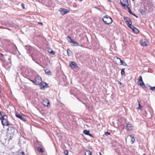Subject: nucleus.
<instances>
[{"mask_svg":"<svg viewBox=\"0 0 155 155\" xmlns=\"http://www.w3.org/2000/svg\"><path fill=\"white\" fill-rule=\"evenodd\" d=\"M88 135L89 136L91 137H92V138L93 137V136L91 134L89 133V135Z\"/></svg>","mask_w":155,"mask_h":155,"instance_id":"obj_38","label":"nucleus"},{"mask_svg":"<svg viewBox=\"0 0 155 155\" xmlns=\"http://www.w3.org/2000/svg\"><path fill=\"white\" fill-rule=\"evenodd\" d=\"M2 120V123L3 126H8L10 125V122L8 119V117L6 115H3L0 117Z\"/></svg>","mask_w":155,"mask_h":155,"instance_id":"obj_1","label":"nucleus"},{"mask_svg":"<svg viewBox=\"0 0 155 155\" xmlns=\"http://www.w3.org/2000/svg\"><path fill=\"white\" fill-rule=\"evenodd\" d=\"M124 70L125 68H123L121 70V74L122 75H124L125 73Z\"/></svg>","mask_w":155,"mask_h":155,"instance_id":"obj_24","label":"nucleus"},{"mask_svg":"<svg viewBox=\"0 0 155 155\" xmlns=\"http://www.w3.org/2000/svg\"><path fill=\"white\" fill-rule=\"evenodd\" d=\"M45 87V86L44 85H43L42 84H41V88H44Z\"/></svg>","mask_w":155,"mask_h":155,"instance_id":"obj_37","label":"nucleus"},{"mask_svg":"<svg viewBox=\"0 0 155 155\" xmlns=\"http://www.w3.org/2000/svg\"><path fill=\"white\" fill-rule=\"evenodd\" d=\"M7 64L8 65V66L7 67L5 64H4V67H5L6 68L8 69V68H9L11 65V62L8 63Z\"/></svg>","mask_w":155,"mask_h":155,"instance_id":"obj_18","label":"nucleus"},{"mask_svg":"<svg viewBox=\"0 0 155 155\" xmlns=\"http://www.w3.org/2000/svg\"><path fill=\"white\" fill-rule=\"evenodd\" d=\"M105 134L106 136H108L110 134V133L108 132H106L105 133Z\"/></svg>","mask_w":155,"mask_h":155,"instance_id":"obj_31","label":"nucleus"},{"mask_svg":"<svg viewBox=\"0 0 155 155\" xmlns=\"http://www.w3.org/2000/svg\"><path fill=\"white\" fill-rule=\"evenodd\" d=\"M120 3L121 5L124 7H125L126 4H128L127 0H120Z\"/></svg>","mask_w":155,"mask_h":155,"instance_id":"obj_9","label":"nucleus"},{"mask_svg":"<svg viewBox=\"0 0 155 155\" xmlns=\"http://www.w3.org/2000/svg\"><path fill=\"white\" fill-rule=\"evenodd\" d=\"M21 7H22V8H23V9L25 8V5L24 4H23V3L21 4Z\"/></svg>","mask_w":155,"mask_h":155,"instance_id":"obj_33","label":"nucleus"},{"mask_svg":"<svg viewBox=\"0 0 155 155\" xmlns=\"http://www.w3.org/2000/svg\"><path fill=\"white\" fill-rule=\"evenodd\" d=\"M127 23V25H128V26H130L131 25H132V22L130 20V19L129 20H128L127 21H126V22Z\"/></svg>","mask_w":155,"mask_h":155,"instance_id":"obj_14","label":"nucleus"},{"mask_svg":"<svg viewBox=\"0 0 155 155\" xmlns=\"http://www.w3.org/2000/svg\"><path fill=\"white\" fill-rule=\"evenodd\" d=\"M88 153L89 155H91L92 153L90 150H88Z\"/></svg>","mask_w":155,"mask_h":155,"instance_id":"obj_35","label":"nucleus"},{"mask_svg":"<svg viewBox=\"0 0 155 155\" xmlns=\"http://www.w3.org/2000/svg\"><path fill=\"white\" fill-rule=\"evenodd\" d=\"M67 52L69 56L71 55L72 54V52L70 49H68L67 50Z\"/></svg>","mask_w":155,"mask_h":155,"instance_id":"obj_20","label":"nucleus"},{"mask_svg":"<svg viewBox=\"0 0 155 155\" xmlns=\"http://www.w3.org/2000/svg\"><path fill=\"white\" fill-rule=\"evenodd\" d=\"M31 81H32L33 83H34L35 84V81H33V80H31Z\"/></svg>","mask_w":155,"mask_h":155,"instance_id":"obj_39","label":"nucleus"},{"mask_svg":"<svg viewBox=\"0 0 155 155\" xmlns=\"http://www.w3.org/2000/svg\"><path fill=\"white\" fill-rule=\"evenodd\" d=\"M22 154H24V152H22Z\"/></svg>","mask_w":155,"mask_h":155,"instance_id":"obj_42","label":"nucleus"},{"mask_svg":"<svg viewBox=\"0 0 155 155\" xmlns=\"http://www.w3.org/2000/svg\"><path fill=\"white\" fill-rule=\"evenodd\" d=\"M124 21H125V22L126 21H128V20L130 19V18H128L127 17H124Z\"/></svg>","mask_w":155,"mask_h":155,"instance_id":"obj_25","label":"nucleus"},{"mask_svg":"<svg viewBox=\"0 0 155 155\" xmlns=\"http://www.w3.org/2000/svg\"><path fill=\"white\" fill-rule=\"evenodd\" d=\"M48 51L49 53L52 54L53 55L55 54V52L51 49H49L48 50Z\"/></svg>","mask_w":155,"mask_h":155,"instance_id":"obj_17","label":"nucleus"},{"mask_svg":"<svg viewBox=\"0 0 155 155\" xmlns=\"http://www.w3.org/2000/svg\"><path fill=\"white\" fill-rule=\"evenodd\" d=\"M0 115L1 116V117H2V116H3L2 114H1V112L0 111Z\"/></svg>","mask_w":155,"mask_h":155,"instance_id":"obj_41","label":"nucleus"},{"mask_svg":"<svg viewBox=\"0 0 155 155\" xmlns=\"http://www.w3.org/2000/svg\"><path fill=\"white\" fill-rule=\"evenodd\" d=\"M128 27L131 29L133 30L135 28V27L134 26L132 25H131L130 26H128Z\"/></svg>","mask_w":155,"mask_h":155,"instance_id":"obj_26","label":"nucleus"},{"mask_svg":"<svg viewBox=\"0 0 155 155\" xmlns=\"http://www.w3.org/2000/svg\"><path fill=\"white\" fill-rule=\"evenodd\" d=\"M64 154L65 155H68V152L67 150H64Z\"/></svg>","mask_w":155,"mask_h":155,"instance_id":"obj_29","label":"nucleus"},{"mask_svg":"<svg viewBox=\"0 0 155 155\" xmlns=\"http://www.w3.org/2000/svg\"><path fill=\"white\" fill-rule=\"evenodd\" d=\"M147 10V9L146 8H144L143 9L141 8L140 9L139 11L141 14L144 15L146 14V12Z\"/></svg>","mask_w":155,"mask_h":155,"instance_id":"obj_7","label":"nucleus"},{"mask_svg":"<svg viewBox=\"0 0 155 155\" xmlns=\"http://www.w3.org/2000/svg\"><path fill=\"white\" fill-rule=\"evenodd\" d=\"M45 71L46 74H47L49 75H51V73L49 69H46L45 70Z\"/></svg>","mask_w":155,"mask_h":155,"instance_id":"obj_13","label":"nucleus"},{"mask_svg":"<svg viewBox=\"0 0 155 155\" xmlns=\"http://www.w3.org/2000/svg\"><path fill=\"white\" fill-rule=\"evenodd\" d=\"M69 65L72 68H74L77 66V64L74 62H70Z\"/></svg>","mask_w":155,"mask_h":155,"instance_id":"obj_11","label":"nucleus"},{"mask_svg":"<svg viewBox=\"0 0 155 155\" xmlns=\"http://www.w3.org/2000/svg\"><path fill=\"white\" fill-rule=\"evenodd\" d=\"M125 139H126V141H127V138H126Z\"/></svg>","mask_w":155,"mask_h":155,"instance_id":"obj_45","label":"nucleus"},{"mask_svg":"<svg viewBox=\"0 0 155 155\" xmlns=\"http://www.w3.org/2000/svg\"><path fill=\"white\" fill-rule=\"evenodd\" d=\"M71 43H72L73 45L75 46H78L79 45L78 44L77 42L75 41L74 40Z\"/></svg>","mask_w":155,"mask_h":155,"instance_id":"obj_19","label":"nucleus"},{"mask_svg":"<svg viewBox=\"0 0 155 155\" xmlns=\"http://www.w3.org/2000/svg\"><path fill=\"white\" fill-rule=\"evenodd\" d=\"M132 1H134L135 0H132Z\"/></svg>","mask_w":155,"mask_h":155,"instance_id":"obj_46","label":"nucleus"},{"mask_svg":"<svg viewBox=\"0 0 155 155\" xmlns=\"http://www.w3.org/2000/svg\"><path fill=\"white\" fill-rule=\"evenodd\" d=\"M43 104L46 106H48V105L50 104V103L48 100L46 98H44L43 99Z\"/></svg>","mask_w":155,"mask_h":155,"instance_id":"obj_6","label":"nucleus"},{"mask_svg":"<svg viewBox=\"0 0 155 155\" xmlns=\"http://www.w3.org/2000/svg\"><path fill=\"white\" fill-rule=\"evenodd\" d=\"M15 116L16 117L19 118V119L23 121H26V120L24 117H23L21 115L19 114H15Z\"/></svg>","mask_w":155,"mask_h":155,"instance_id":"obj_10","label":"nucleus"},{"mask_svg":"<svg viewBox=\"0 0 155 155\" xmlns=\"http://www.w3.org/2000/svg\"><path fill=\"white\" fill-rule=\"evenodd\" d=\"M133 31H134L135 33L136 34L138 33L139 32V30L136 28L134 29Z\"/></svg>","mask_w":155,"mask_h":155,"instance_id":"obj_23","label":"nucleus"},{"mask_svg":"<svg viewBox=\"0 0 155 155\" xmlns=\"http://www.w3.org/2000/svg\"><path fill=\"white\" fill-rule=\"evenodd\" d=\"M66 39L69 42H70L71 43L73 41V40L71 39V38L69 36H67V37Z\"/></svg>","mask_w":155,"mask_h":155,"instance_id":"obj_16","label":"nucleus"},{"mask_svg":"<svg viewBox=\"0 0 155 155\" xmlns=\"http://www.w3.org/2000/svg\"><path fill=\"white\" fill-rule=\"evenodd\" d=\"M30 48V47L29 46H25V48L26 49H29Z\"/></svg>","mask_w":155,"mask_h":155,"instance_id":"obj_34","label":"nucleus"},{"mask_svg":"<svg viewBox=\"0 0 155 155\" xmlns=\"http://www.w3.org/2000/svg\"><path fill=\"white\" fill-rule=\"evenodd\" d=\"M129 137H130L131 139V142H132V143H133L135 140V138L134 137L132 136L131 135H130Z\"/></svg>","mask_w":155,"mask_h":155,"instance_id":"obj_15","label":"nucleus"},{"mask_svg":"<svg viewBox=\"0 0 155 155\" xmlns=\"http://www.w3.org/2000/svg\"><path fill=\"white\" fill-rule=\"evenodd\" d=\"M109 1V0H108Z\"/></svg>","mask_w":155,"mask_h":155,"instance_id":"obj_47","label":"nucleus"},{"mask_svg":"<svg viewBox=\"0 0 155 155\" xmlns=\"http://www.w3.org/2000/svg\"><path fill=\"white\" fill-rule=\"evenodd\" d=\"M137 84L140 86H142L143 87H146V85L144 84L141 76H140L139 77L138 79V81L137 82Z\"/></svg>","mask_w":155,"mask_h":155,"instance_id":"obj_4","label":"nucleus"},{"mask_svg":"<svg viewBox=\"0 0 155 155\" xmlns=\"http://www.w3.org/2000/svg\"><path fill=\"white\" fill-rule=\"evenodd\" d=\"M142 45L143 46H147V45L146 44V42H144L142 43Z\"/></svg>","mask_w":155,"mask_h":155,"instance_id":"obj_32","label":"nucleus"},{"mask_svg":"<svg viewBox=\"0 0 155 155\" xmlns=\"http://www.w3.org/2000/svg\"><path fill=\"white\" fill-rule=\"evenodd\" d=\"M38 150L40 153H43L44 152L42 149L40 147H38L37 148Z\"/></svg>","mask_w":155,"mask_h":155,"instance_id":"obj_22","label":"nucleus"},{"mask_svg":"<svg viewBox=\"0 0 155 155\" xmlns=\"http://www.w3.org/2000/svg\"><path fill=\"white\" fill-rule=\"evenodd\" d=\"M0 54L2 56H3V54Z\"/></svg>","mask_w":155,"mask_h":155,"instance_id":"obj_43","label":"nucleus"},{"mask_svg":"<svg viewBox=\"0 0 155 155\" xmlns=\"http://www.w3.org/2000/svg\"><path fill=\"white\" fill-rule=\"evenodd\" d=\"M89 132L90 131H89L87 130H84L83 131L84 133L87 135H89Z\"/></svg>","mask_w":155,"mask_h":155,"instance_id":"obj_21","label":"nucleus"},{"mask_svg":"<svg viewBox=\"0 0 155 155\" xmlns=\"http://www.w3.org/2000/svg\"><path fill=\"white\" fill-rule=\"evenodd\" d=\"M131 15H134V16L136 18H138V17L137 15H136L135 14L133 13Z\"/></svg>","mask_w":155,"mask_h":155,"instance_id":"obj_36","label":"nucleus"},{"mask_svg":"<svg viewBox=\"0 0 155 155\" xmlns=\"http://www.w3.org/2000/svg\"><path fill=\"white\" fill-rule=\"evenodd\" d=\"M15 130L13 127H9L8 129L7 133L8 136H9V138L10 140H11L14 135L15 134Z\"/></svg>","mask_w":155,"mask_h":155,"instance_id":"obj_2","label":"nucleus"},{"mask_svg":"<svg viewBox=\"0 0 155 155\" xmlns=\"http://www.w3.org/2000/svg\"><path fill=\"white\" fill-rule=\"evenodd\" d=\"M127 8L128 9V12H129L130 14H132V13H133V12H131L130 8L128 7H127Z\"/></svg>","mask_w":155,"mask_h":155,"instance_id":"obj_28","label":"nucleus"},{"mask_svg":"<svg viewBox=\"0 0 155 155\" xmlns=\"http://www.w3.org/2000/svg\"><path fill=\"white\" fill-rule=\"evenodd\" d=\"M61 8L60 9V11H61V14L62 15H64L69 12V11H68L67 10L62 9V10H61Z\"/></svg>","mask_w":155,"mask_h":155,"instance_id":"obj_8","label":"nucleus"},{"mask_svg":"<svg viewBox=\"0 0 155 155\" xmlns=\"http://www.w3.org/2000/svg\"><path fill=\"white\" fill-rule=\"evenodd\" d=\"M39 23L41 24V25H43V23L41 22H39Z\"/></svg>","mask_w":155,"mask_h":155,"instance_id":"obj_40","label":"nucleus"},{"mask_svg":"<svg viewBox=\"0 0 155 155\" xmlns=\"http://www.w3.org/2000/svg\"><path fill=\"white\" fill-rule=\"evenodd\" d=\"M44 84H45L46 85V83H44Z\"/></svg>","mask_w":155,"mask_h":155,"instance_id":"obj_44","label":"nucleus"},{"mask_svg":"<svg viewBox=\"0 0 155 155\" xmlns=\"http://www.w3.org/2000/svg\"><path fill=\"white\" fill-rule=\"evenodd\" d=\"M126 127H127L130 128L132 127V125L131 124H126Z\"/></svg>","mask_w":155,"mask_h":155,"instance_id":"obj_27","label":"nucleus"},{"mask_svg":"<svg viewBox=\"0 0 155 155\" xmlns=\"http://www.w3.org/2000/svg\"><path fill=\"white\" fill-rule=\"evenodd\" d=\"M117 59H119L120 61V62L121 63V65H123L124 66H127V64L126 63L123 61L121 60L120 59V58L117 57Z\"/></svg>","mask_w":155,"mask_h":155,"instance_id":"obj_12","label":"nucleus"},{"mask_svg":"<svg viewBox=\"0 0 155 155\" xmlns=\"http://www.w3.org/2000/svg\"><path fill=\"white\" fill-rule=\"evenodd\" d=\"M102 20L104 23L107 25L111 24L113 22L112 18L108 15H106L102 18Z\"/></svg>","mask_w":155,"mask_h":155,"instance_id":"obj_3","label":"nucleus"},{"mask_svg":"<svg viewBox=\"0 0 155 155\" xmlns=\"http://www.w3.org/2000/svg\"><path fill=\"white\" fill-rule=\"evenodd\" d=\"M42 80L41 78L39 76H37L35 77V84L36 85H38L41 83Z\"/></svg>","mask_w":155,"mask_h":155,"instance_id":"obj_5","label":"nucleus"},{"mask_svg":"<svg viewBox=\"0 0 155 155\" xmlns=\"http://www.w3.org/2000/svg\"><path fill=\"white\" fill-rule=\"evenodd\" d=\"M138 105H139V107H138L137 109H138L140 110L141 109V108L142 107H141V106L140 104L139 103H138Z\"/></svg>","mask_w":155,"mask_h":155,"instance_id":"obj_30","label":"nucleus"}]
</instances>
